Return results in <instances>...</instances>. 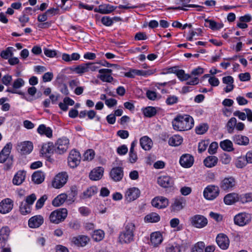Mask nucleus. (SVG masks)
Returning a JSON list of instances; mask_svg holds the SVG:
<instances>
[{
	"label": "nucleus",
	"instance_id": "f257e3e1",
	"mask_svg": "<svg viewBox=\"0 0 252 252\" xmlns=\"http://www.w3.org/2000/svg\"><path fill=\"white\" fill-rule=\"evenodd\" d=\"M193 125V119L189 115H178L172 121L173 128L179 131L190 129Z\"/></svg>",
	"mask_w": 252,
	"mask_h": 252
},
{
	"label": "nucleus",
	"instance_id": "f03ea898",
	"mask_svg": "<svg viewBox=\"0 0 252 252\" xmlns=\"http://www.w3.org/2000/svg\"><path fill=\"white\" fill-rule=\"evenodd\" d=\"M135 229V225L132 223H127L125 229L119 237V242L123 244H128L134 241V232Z\"/></svg>",
	"mask_w": 252,
	"mask_h": 252
},
{
	"label": "nucleus",
	"instance_id": "7ed1b4c3",
	"mask_svg": "<svg viewBox=\"0 0 252 252\" xmlns=\"http://www.w3.org/2000/svg\"><path fill=\"white\" fill-rule=\"evenodd\" d=\"M67 216V210L66 208H60L52 212L49 217L51 222L58 224L63 221Z\"/></svg>",
	"mask_w": 252,
	"mask_h": 252
},
{
	"label": "nucleus",
	"instance_id": "20e7f679",
	"mask_svg": "<svg viewBox=\"0 0 252 252\" xmlns=\"http://www.w3.org/2000/svg\"><path fill=\"white\" fill-rule=\"evenodd\" d=\"M236 185V180L232 176L224 178L220 183V189L226 192H229L233 190Z\"/></svg>",
	"mask_w": 252,
	"mask_h": 252
},
{
	"label": "nucleus",
	"instance_id": "39448f33",
	"mask_svg": "<svg viewBox=\"0 0 252 252\" xmlns=\"http://www.w3.org/2000/svg\"><path fill=\"white\" fill-rule=\"evenodd\" d=\"M220 193L219 187L209 185L205 188L203 191L204 197L207 200H212L215 199Z\"/></svg>",
	"mask_w": 252,
	"mask_h": 252
},
{
	"label": "nucleus",
	"instance_id": "423d86ee",
	"mask_svg": "<svg viewBox=\"0 0 252 252\" xmlns=\"http://www.w3.org/2000/svg\"><path fill=\"white\" fill-rule=\"evenodd\" d=\"M186 204V199L182 196H178L173 199L170 206L171 212L177 213L184 209Z\"/></svg>",
	"mask_w": 252,
	"mask_h": 252
},
{
	"label": "nucleus",
	"instance_id": "0eeeda50",
	"mask_svg": "<svg viewBox=\"0 0 252 252\" xmlns=\"http://www.w3.org/2000/svg\"><path fill=\"white\" fill-rule=\"evenodd\" d=\"M69 140L65 137L58 139L55 146V152L59 154H62L65 152L68 148Z\"/></svg>",
	"mask_w": 252,
	"mask_h": 252
},
{
	"label": "nucleus",
	"instance_id": "6e6552de",
	"mask_svg": "<svg viewBox=\"0 0 252 252\" xmlns=\"http://www.w3.org/2000/svg\"><path fill=\"white\" fill-rule=\"evenodd\" d=\"M68 175L66 172H61L57 174L52 181V186L56 189H60L66 183Z\"/></svg>",
	"mask_w": 252,
	"mask_h": 252
},
{
	"label": "nucleus",
	"instance_id": "1a4fd4ad",
	"mask_svg": "<svg viewBox=\"0 0 252 252\" xmlns=\"http://www.w3.org/2000/svg\"><path fill=\"white\" fill-rule=\"evenodd\" d=\"M81 156L79 152L75 150H72L68 158V165L71 168L77 167L80 163Z\"/></svg>",
	"mask_w": 252,
	"mask_h": 252
},
{
	"label": "nucleus",
	"instance_id": "9d476101",
	"mask_svg": "<svg viewBox=\"0 0 252 252\" xmlns=\"http://www.w3.org/2000/svg\"><path fill=\"white\" fill-rule=\"evenodd\" d=\"M251 220L250 214L241 213L236 215L234 218L235 224L243 226L248 224Z\"/></svg>",
	"mask_w": 252,
	"mask_h": 252
},
{
	"label": "nucleus",
	"instance_id": "9b49d317",
	"mask_svg": "<svg viewBox=\"0 0 252 252\" xmlns=\"http://www.w3.org/2000/svg\"><path fill=\"white\" fill-rule=\"evenodd\" d=\"M193 226L197 228H202L205 226L208 222L206 218L202 215H196L190 219Z\"/></svg>",
	"mask_w": 252,
	"mask_h": 252
},
{
	"label": "nucleus",
	"instance_id": "f8f14e48",
	"mask_svg": "<svg viewBox=\"0 0 252 252\" xmlns=\"http://www.w3.org/2000/svg\"><path fill=\"white\" fill-rule=\"evenodd\" d=\"M153 206L162 209L166 208L169 204L168 199L163 196H157L155 197L151 202Z\"/></svg>",
	"mask_w": 252,
	"mask_h": 252
},
{
	"label": "nucleus",
	"instance_id": "ddd939ff",
	"mask_svg": "<svg viewBox=\"0 0 252 252\" xmlns=\"http://www.w3.org/2000/svg\"><path fill=\"white\" fill-rule=\"evenodd\" d=\"M216 242L219 247L222 250H226L229 245V240L224 234H219L216 237Z\"/></svg>",
	"mask_w": 252,
	"mask_h": 252
},
{
	"label": "nucleus",
	"instance_id": "4468645a",
	"mask_svg": "<svg viewBox=\"0 0 252 252\" xmlns=\"http://www.w3.org/2000/svg\"><path fill=\"white\" fill-rule=\"evenodd\" d=\"M13 203L11 199L6 198L0 202V213L6 214L9 212L13 208Z\"/></svg>",
	"mask_w": 252,
	"mask_h": 252
},
{
	"label": "nucleus",
	"instance_id": "2eb2a0df",
	"mask_svg": "<svg viewBox=\"0 0 252 252\" xmlns=\"http://www.w3.org/2000/svg\"><path fill=\"white\" fill-rule=\"evenodd\" d=\"M158 184L164 188L172 187L174 185L173 180L168 176H161L158 178Z\"/></svg>",
	"mask_w": 252,
	"mask_h": 252
},
{
	"label": "nucleus",
	"instance_id": "dca6fc26",
	"mask_svg": "<svg viewBox=\"0 0 252 252\" xmlns=\"http://www.w3.org/2000/svg\"><path fill=\"white\" fill-rule=\"evenodd\" d=\"M123 169L120 167L113 168L110 172V177L115 182L121 181L123 179Z\"/></svg>",
	"mask_w": 252,
	"mask_h": 252
},
{
	"label": "nucleus",
	"instance_id": "f3484780",
	"mask_svg": "<svg viewBox=\"0 0 252 252\" xmlns=\"http://www.w3.org/2000/svg\"><path fill=\"white\" fill-rule=\"evenodd\" d=\"M140 194V190L136 188L128 189L126 192V199L128 202H131L137 199Z\"/></svg>",
	"mask_w": 252,
	"mask_h": 252
},
{
	"label": "nucleus",
	"instance_id": "a211bd4d",
	"mask_svg": "<svg viewBox=\"0 0 252 252\" xmlns=\"http://www.w3.org/2000/svg\"><path fill=\"white\" fill-rule=\"evenodd\" d=\"M44 222L43 217L41 215H36L31 218L28 221L30 228H35L41 226Z\"/></svg>",
	"mask_w": 252,
	"mask_h": 252
},
{
	"label": "nucleus",
	"instance_id": "6ab92c4d",
	"mask_svg": "<svg viewBox=\"0 0 252 252\" xmlns=\"http://www.w3.org/2000/svg\"><path fill=\"white\" fill-rule=\"evenodd\" d=\"M194 158L189 154H184L182 155L180 159L181 165L185 168L190 167L193 164Z\"/></svg>",
	"mask_w": 252,
	"mask_h": 252
},
{
	"label": "nucleus",
	"instance_id": "aec40b11",
	"mask_svg": "<svg viewBox=\"0 0 252 252\" xmlns=\"http://www.w3.org/2000/svg\"><path fill=\"white\" fill-rule=\"evenodd\" d=\"M10 234L8 227H2L0 230V248H3L6 244Z\"/></svg>",
	"mask_w": 252,
	"mask_h": 252
},
{
	"label": "nucleus",
	"instance_id": "412c9836",
	"mask_svg": "<svg viewBox=\"0 0 252 252\" xmlns=\"http://www.w3.org/2000/svg\"><path fill=\"white\" fill-rule=\"evenodd\" d=\"M33 149L32 144L30 141H25L17 146V150L22 154L30 153Z\"/></svg>",
	"mask_w": 252,
	"mask_h": 252
},
{
	"label": "nucleus",
	"instance_id": "4be33fe9",
	"mask_svg": "<svg viewBox=\"0 0 252 252\" xmlns=\"http://www.w3.org/2000/svg\"><path fill=\"white\" fill-rule=\"evenodd\" d=\"M117 7L109 4H103L98 6V8L94 9V11L103 14L111 13L116 9Z\"/></svg>",
	"mask_w": 252,
	"mask_h": 252
},
{
	"label": "nucleus",
	"instance_id": "5701e85b",
	"mask_svg": "<svg viewBox=\"0 0 252 252\" xmlns=\"http://www.w3.org/2000/svg\"><path fill=\"white\" fill-rule=\"evenodd\" d=\"M90 240L89 238L85 235H79L72 238L71 242L77 247L85 246Z\"/></svg>",
	"mask_w": 252,
	"mask_h": 252
},
{
	"label": "nucleus",
	"instance_id": "b1692460",
	"mask_svg": "<svg viewBox=\"0 0 252 252\" xmlns=\"http://www.w3.org/2000/svg\"><path fill=\"white\" fill-rule=\"evenodd\" d=\"M5 162L6 163L4 165V169L6 170L10 169L13 164V157L0 153V163Z\"/></svg>",
	"mask_w": 252,
	"mask_h": 252
},
{
	"label": "nucleus",
	"instance_id": "393cba45",
	"mask_svg": "<svg viewBox=\"0 0 252 252\" xmlns=\"http://www.w3.org/2000/svg\"><path fill=\"white\" fill-rule=\"evenodd\" d=\"M103 172L104 169L102 167H98L94 169L90 173V179L94 181L100 179L103 176Z\"/></svg>",
	"mask_w": 252,
	"mask_h": 252
},
{
	"label": "nucleus",
	"instance_id": "a878e982",
	"mask_svg": "<svg viewBox=\"0 0 252 252\" xmlns=\"http://www.w3.org/2000/svg\"><path fill=\"white\" fill-rule=\"evenodd\" d=\"M140 144L143 149L148 151L151 149L153 142L149 137L144 136L140 138Z\"/></svg>",
	"mask_w": 252,
	"mask_h": 252
},
{
	"label": "nucleus",
	"instance_id": "bb28decb",
	"mask_svg": "<svg viewBox=\"0 0 252 252\" xmlns=\"http://www.w3.org/2000/svg\"><path fill=\"white\" fill-rule=\"evenodd\" d=\"M218 162V158L214 156H209L203 160L204 165L208 168L215 166Z\"/></svg>",
	"mask_w": 252,
	"mask_h": 252
},
{
	"label": "nucleus",
	"instance_id": "cd10ccee",
	"mask_svg": "<svg viewBox=\"0 0 252 252\" xmlns=\"http://www.w3.org/2000/svg\"><path fill=\"white\" fill-rule=\"evenodd\" d=\"M234 142L239 145L247 146L249 143V139L246 136L235 135L233 137Z\"/></svg>",
	"mask_w": 252,
	"mask_h": 252
},
{
	"label": "nucleus",
	"instance_id": "c85d7f7f",
	"mask_svg": "<svg viewBox=\"0 0 252 252\" xmlns=\"http://www.w3.org/2000/svg\"><path fill=\"white\" fill-rule=\"evenodd\" d=\"M162 236L160 232H155L151 234V242L154 246H158L162 242Z\"/></svg>",
	"mask_w": 252,
	"mask_h": 252
},
{
	"label": "nucleus",
	"instance_id": "c756f323",
	"mask_svg": "<svg viewBox=\"0 0 252 252\" xmlns=\"http://www.w3.org/2000/svg\"><path fill=\"white\" fill-rule=\"evenodd\" d=\"M238 199V194L236 193H230L224 196L223 201L224 203L226 205H232L237 202Z\"/></svg>",
	"mask_w": 252,
	"mask_h": 252
},
{
	"label": "nucleus",
	"instance_id": "7c9ffc66",
	"mask_svg": "<svg viewBox=\"0 0 252 252\" xmlns=\"http://www.w3.org/2000/svg\"><path fill=\"white\" fill-rule=\"evenodd\" d=\"M45 179L44 173L41 171L34 172L32 175V180L36 184L42 183Z\"/></svg>",
	"mask_w": 252,
	"mask_h": 252
},
{
	"label": "nucleus",
	"instance_id": "2f4dec72",
	"mask_svg": "<svg viewBox=\"0 0 252 252\" xmlns=\"http://www.w3.org/2000/svg\"><path fill=\"white\" fill-rule=\"evenodd\" d=\"M26 172L24 171H19L15 175L13 179V183L16 185H21L25 179Z\"/></svg>",
	"mask_w": 252,
	"mask_h": 252
},
{
	"label": "nucleus",
	"instance_id": "473e14b6",
	"mask_svg": "<svg viewBox=\"0 0 252 252\" xmlns=\"http://www.w3.org/2000/svg\"><path fill=\"white\" fill-rule=\"evenodd\" d=\"M67 199V195L65 193H61L55 197L52 201V205L56 207L62 205Z\"/></svg>",
	"mask_w": 252,
	"mask_h": 252
},
{
	"label": "nucleus",
	"instance_id": "72a5a7b5",
	"mask_svg": "<svg viewBox=\"0 0 252 252\" xmlns=\"http://www.w3.org/2000/svg\"><path fill=\"white\" fill-rule=\"evenodd\" d=\"M37 130L41 135H45L48 138L52 136V130L50 127L46 126L45 125H39Z\"/></svg>",
	"mask_w": 252,
	"mask_h": 252
},
{
	"label": "nucleus",
	"instance_id": "f704fd0d",
	"mask_svg": "<svg viewBox=\"0 0 252 252\" xmlns=\"http://www.w3.org/2000/svg\"><path fill=\"white\" fill-rule=\"evenodd\" d=\"M183 138L179 135H175L168 140V144L172 146H178L182 144Z\"/></svg>",
	"mask_w": 252,
	"mask_h": 252
},
{
	"label": "nucleus",
	"instance_id": "c9c22d12",
	"mask_svg": "<svg viewBox=\"0 0 252 252\" xmlns=\"http://www.w3.org/2000/svg\"><path fill=\"white\" fill-rule=\"evenodd\" d=\"M220 148L224 151L231 152L233 151L232 142L229 140L221 141L220 144Z\"/></svg>",
	"mask_w": 252,
	"mask_h": 252
},
{
	"label": "nucleus",
	"instance_id": "e433bc0d",
	"mask_svg": "<svg viewBox=\"0 0 252 252\" xmlns=\"http://www.w3.org/2000/svg\"><path fill=\"white\" fill-rule=\"evenodd\" d=\"M181 246L176 243L168 244L165 247L166 252H181Z\"/></svg>",
	"mask_w": 252,
	"mask_h": 252
},
{
	"label": "nucleus",
	"instance_id": "4c0bfd02",
	"mask_svg": "<svg viewBox=\"0 0 252 252\" xmlns=\"http://www.w3.org/2000/svg\"><path fill=\"white\" fill-rule=\"evenodd\" d=\"M145 220L149 222H157L160 220V217L157 213L153 212L146 215Z\"/></svg>",
	"mask_w": 252,
	"mask_h": 252
},
{
	"label": "nucleus",
	"instance_id": "58836bf2",
	"mask_svg": "<svg viewBox=\"0 0 252 252\" xmlns=\"http://www.w3.org/2000/svg\"><path fill=\"white\" fill-rule=\"evenodd\" d=\"M206 23L209 24V28L212 30H219L223 27L222 23H218L214 20L208 19H205Z\"/></svg>",
	"mask_w": 252,
	"mask_h": 252
},
{
	"label": "nucleus",
	"instance_id": "ea45409f",
	"mask_svg": "<svg viewBox=\"0 0 252 252\" xmlns=\"http://www.w3.org/2000/svg\"><path fill=\"white\" fill-rule=\"evenodd\" d=\"M236 119L234 117H232L230 118L227 123L226 126L229 133H233L235 126L236 125Z\"/></svg>",
	"mask_w": 252,
	"mask_h": 252
},
{
	"label": "nucleus",
	"instance_id": "a19ab883",
	"mask_svg": "<svg viewBox=\"0 0 252 252\" xmlns=\"http://www.w3.org/2000/svg\"><path fill=\"white\" fill-rule=\"evenodd\" d=\"M143 113L145 116L150 118L153 117L156 114L157 110L154 107L148 106L143 110Z\"/></svg>",
	"mask_w": 252,
	"mask_h": 252
},
{
	"label": "nucleus",
	"instance_id": "79ce46f5",
	"mask_svg": "<svg viewBox=\"0 0 252 252\" xmlns=\"http://www.w3.org/2000/svg\"><path fill=\"white\" fill-rule=\"evenodd\" d=\"M78 190L76 186H72L70 188V192L67 195V200L72 202L75 200V198L77 195Z\"/></svg>",
	"mask_w": 252,
	"mask_h": 252
},
{
	"label": "nucleus",
	"instance_id": "37998d69",
	"mask_svg": "<svg viewBox=\"0 0 252 252\" xmlns=\"http://www.w3.org/2000/svg\"><path fill=\"white\" fill-rule=\"evenodd\" d=\"M97 192V188L95 186L91 187L88 188L83 192L84 198H89L95 194Z\"/></svg>",
	"mask_w": 252,
	"mask_h": 252
},
{
	"label": "nucleus",
	"instance_id": "c03bdc74",
	"mask_svg": "<svg viewBox=\"0 0 252 252\" xmlns=\"http://www.w3.org/2000/svg\"><path fill=\"white\" fill-rule=\"evenodd\" d=\"M208 128L209 126L207 124H201L196 127L195 131L198 134H203L208 130Z\"/></svg>",
	"mask_w": 252,
	"mask_h": 252
},
{
	"label": "nucleus",
	"instance_id": "a18cd8bd",
	"mask_svg": "<svg viewBox=\"0 0 252 252\" xmlns=\"http://www.w3.org/2000/svg\"><path fill=\"white\" fill-rule=\"evenodd\" d=\"M205 247V245L204 242H197L192 248L191 252H203Z\"/></svg>",
	"mask_w": 252,
	"mask_h": 252
},
{
	"label": "nucleus",
	"instance_id": "49530a36",
	"mask_svg": "<svg viewBox=\"0 0 252 252\" xmlns=\"http://www.w3.org/2000/svg\"><path fill=\"white\" fill-rule=\"evenodd\" d=\"M178 78L181 81H186L191 77L190 75L185 73V72L183 69H179L176 74Z\"/></svg>",
	"mask_w": 252,
	"mask_h": 252
},
{
	"label": "nucleus",
	"instance_id": "de8ad7c7",
	"mask_svg": "<svg viewBox=\"0 0 252 252\" xmlns=\"http://www.w3.org/2000/svg\"><path fill=\"white\" fill-rule=\"evenodd\" d=\"M30 205L24 202H21L20 206V211L22 215H25L31 213Z\"/></svg>",
	"mask_w": 252,
	"mask_h": 252
},
{
	"label": "nucleus",
	"instance_id": "09e8293b",
	"mask_svg": "<svg viewBox=\"0 0 252 252\" xmlns=\"http://www.w3.org/2000/svg\"><path fill=\"white\" fill-rule=\"evenodd\" d=\"M13 47H9L7 48L6 50L2 51L0 53L1 57L4 59H7L9 58V57L13 56Z\"/></svg>",
	"mask_w": 252,
	"mask_h": 252
},
{
	"label": "nucleus",
	"instance_id": "8fccbe9b",
	"mask_svg": "<svg viewBox=\"0 0 252 252\" xmlns=\"http://www.w3.org/2000/svg\"><path fill=\"white\" fill-rule=\"evenodd\" d=\"M104 236L103 231L101 230H95L93 235V238L95 241H100Z\"/></svg>",
	"mask_w": 252,
	"mask_h": 252
},
{
	"label": "nucleus",
	"instance_id": "3c124183",
	"mask_svg": "<svg viewBox=\"0 0 252 252\" xmlns=\"http://www.w3.org/2000/svg\"><path fill=\"white\" fill-rule=\"evenodd\" d=\"M25 85V81L22 78H18L14 80L13 83L12 87L15 90H17Z\"/></svg>",
	"mask_w": 252,
	"mask_h": 252
},
{
	"label": "nucleus",
	"instance_id": "603ef678",
	"mask_svg": "<svg viewBox=\"0 0 252 252\" xmlns=\"http://www.w3.org/2000/svg\"><path fill=\"white\" fill-rule=\"evenodd\" d=\"M74 71L78 74H82L88 72L87 63L76 66L74 69Z\"/></svg>",
	"mask_w": 252,
	"mask_h": 252
},
{
	"label": "nucleus",
	"instance_id": "864d4df0",
	"mask_svg": "<svg viewBox=\"0 0 252 252\" xmlns=\"http://www.w3.org/2000/svg\"><path fill=\"white\" fill-rule=\"evenodd\" d=\"M190 1V0H179V2L177 4H181L182 5V7H200L201 8H203V6H199L198 5L196 4H189Z\"/></svg>",
	"mask_w": 252,
	"mask_h": 252
},
{
	"label": "nucleus",
	"instance_id": "5fc2aeb1",
	"mask_svg": "<svg viewBox=\"0 0 252 252\" xmlns=\"http://www.w3.org/2000/svg\"><path fill=\"white\" fill-rule=\"evenodd\" d=\"M50 143L43 144L41 149V153L42 155H46L47 154H50L52 152V147L49 145Z\"/></svg>",
	"mask_w": 252,
	"mask_h": 252
},
{
	"label": "nucleus",
	"instance_id": "6e6d98bb",
	"mask_svg": "<svg viewBox=\"0 0 252 252\" xmlns=\"http://www.w3.org/2000/svg\"><path fill=\"white\" fill-rule=\"evenodd\" d=\"M47 199V196L46 195H43L42 197H41L36 202L35 207L37 209H39L41 208L44 204L45 201Z\"/></svg>",
	"mask_w": 252,
	"mask_h": 252
},
{
	"label": "nucleus",
	"instance_id": "4d7b16f0",
	"mask_svg": "<svg viewBox=\"0 0 252 252\" xmlns=\"http://www.w3.org/2000/svg\"><path fill=\"white\" fill-rule=\"evenodd\" d=\"M102 81L110 83L112 82L114 78L110 74H101L97 76Z\"/></svg>",
	"mask_w": 252,
	"mask_h": 252
},
{
	"label": "nucleus",
	"instance_id": "13d9d810",
	"mask_svg": "<svg viewBox=\"0 0 252 252\" xmlns=\"http://www.w3.org/2000/svg\"><path fill=\"white\" fill-rule=\"evenodd\" d=\"M101 23L106 26H110L113 23V19L109 16H104L101 18Z\"/></svg>",
	"mask_w": 252,
	"mask_h": 252
},
{
	"label": "nucleus",
	"instance_id": "bf43d9fd",
	"mask_svg": "<svg viewBox=\"0 0 252 252\" xmlns=\"http://www.w3.org/2000/svg\"><path fill=\"white\" fill-rule=\"evenodd\" d=\"M218 148V144L216 142H212L208 149V153L211 155H213L217 152V149Z\"/></svg>",
	"mask_w": 252,
	"mask_h": 252
},
{
	"label": "nucleus",
	"instance_id": "052dcab7",
	"mask_svg": "<svg viewBox=\"0 0 252 252\" xmlns=\"http://www.w3.org/2000/svg\"><path fill=\"white\" fill-rule=\"evenodd\" d=\"M208 141H202L198 144V151L199 153H201L205 151L208 145Z\"/></svg>",
	"mask_w": 252,
	"mask_h": 252
},
{
	"label": "nucleus",
	"instance_id": "680f3d73",
	"mask_svg": "<svg viewBox=\"0 0 252 252\" xmlns=\"http://www.w3.org/2000/svg\"><path fill=\"white\" fill-rule=\"evenodd\" d=\"M178 97L175 95H169L166 100L167 104L171 105L177 103Z\"/></svg>",
	"mask_w": 252,
	"mask_h": 252
},
{
	"label": "nucleus",
	"instance_id": "e2e57ef3",
	"mask_svg": "<svg viewBox=\"0 0 252 252\" xmlns=\"http://www.w3.org/2000/svg\"><path fill=\"white\" fill-rule=\"evenodd\" d=\"M127 147L125 145H123L118 147L117 149V152L120 155H125L127 153Z\"/></svg>",
	"mask_w": 252,
	"mask_h": 252
},
{
	"label": "nucleus",
	"instance_id": "0e129e2a",
	"mask_svg": "<svg viewBox=\"0 0 252 252\" xmlns=\"http://www.w3.org/2000/svg\"><path fill=\"white\" fill-rule=\"evenodd\" d=\"M44 53L48 57L53 58L57 55L56 50H50L47 48L44 49Z\"/></svg>",
	"mask_w": 252,
	"mask_h": 252
},
{
	"label": "nucleus",
	"instance_id": "69168bd1",
	"mask_svg": "<svg viewBox=\"0 0 252 252\" xmlns=\"http://www.w3.org/2000/svg\"><path fill=\"white\" fill-rule=\"evenodd\" d=\"M12 80V76L8 74L3 76L1 79L2 83L6 86L9 85Z\"/></svg>",
	"mask_w": 252,
	"mask_h": 252
},
{
	"label": "nucleus",
	"instance_id": "338daca9",
	"mask_svg": "<svg viewBox=\"0 0 252 252\" xmlns=\"http://www.w3.org/2000/svg\"><path fill=\"white\" fill-rule=\"evenodd\" d=\"M36 197L35 194L32 193L28 196H27L26 198V203L28 204L29 205H32L35 200H36Z\"/></svg>",
	"mask_w": 252,
	"mask_h": 252
},
{
	"label": "nucleus",
	"instance_id": "774afa93",
	"mask_svg": "<svg viewBox=\"0 0 252 252\" xmlns=\"http://www.w3.org/2000/svg\"><path fill=\"white\" fill-rule=\"evenodd\" d=\"M12 148V145L10 143H7L0 152L1 153L5 154L8 156H9V154L11 152V150Z\"/></svg>",
	"mask_w": 252,
	"mask_h": 252
}]
</instances>
